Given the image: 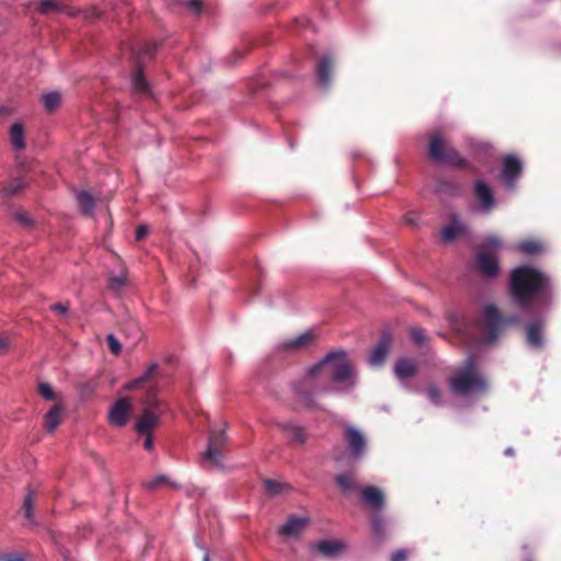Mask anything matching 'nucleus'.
<instances>
[{"mask_svg": "<svg viewBox=\"0 0 561 561\" xmlns=\"http://www.w3.org/2000/svg\"><path fill=\"white\" fill-rule=\"evenodd\" d=\"M142 435L146 436L145 442H144V448L146 450H152V448H153L152 433L142 434Z\"/></svg>", "mask_w": 561, "mask_h": 561, "instance_id": "obj_49", "label": "nucleus"}, {"mask_svg": "<svg viewBox=\"0 0 561 561\" xmlns=\"http://www.w3.org/2000/svg\"><path fill=\"white\" fill-rule=\"evenodd\" d=\"M64 415V407L55 404L45 415L43 426L48 433H54L55 430L61 424Z\"/></svg>", "mask_w": 561, "mask_h": 561, "instance_id": "obj_20", "label": "nucleus"}, {"mask_svg": "<svg viewBox=\"0 0 561 561\" xmlns=\"http://www.w3.org/2000/svg\"><path fill=\"white\" fill-rule=\"evenodd\" d=\"M410 335L416 344H422L425 341V332L422 328H412Z\"/></svg>", "mask_w": 561, "mask_h": 561, "instance_id": "obj_42", "label": "nucleus"}, {"mask_svg": "<svg viewBox=\"0 0 561 561\" xmlns=\"http://www.w3.org/2000/svg\"><path fill=\"white\" fill-rule=\"evenodd\" d=\"M131 401L129 398H119L111 407L107 415V421L112 426L123 427L125 426L131 414Z\"/></svg>", "mask_w": 561, "mask_h": 561, "instance_id": "obj_10", "label": "nucleus"}, {"mask_svg": "<svg viewBox=\"0 0 561 561\" xmlns=\"http://www.w3.org/2000/svg\"><path fill=\"white\" fill-rule=\"evenodd\" d=\"M203 561H209V554L206 552L205 556L203 557Z\"/></svg>", "mask_w": 561, "mask_h": 561, "instance_id": "obj_53", "label": "nucleus"}, {"mask_svg": "<svg viewBox=\"0 0 561 561\" xmlns=\"http://www.w3.org/2000/svg\"><path fill=\"white\" fill-rule=\"evenodd\" d=\"M371 527L377 536L385 535V520L379 514H375L371 517Z\"/></svg>", "mask_w": 561, "mask_h": 561, "instance_id": "obj_38", "label": "nucleus"}, {"mask_svg": "<svg viewBox=\"0 0 561 561\" xmlns=\"http://www.w3.org/2000/svg\"><path fill=\"white\" fill-rule=\"evenodd\" d=\"M317 335L313 331H306L305 333L294 337L286 340L282 343L280 348L284 351H298L306 348L309 346L314 340Z\"/></svg>", "mask_w": 561, "mask_h": 561, "instance_id": "obj_18", "label": "nucleus"}, {"mask_svg": "<svg viewBox=\"0 0 561 561\" xmlns=\"http://www.w3.org/2000/svg\"><path fill=\"white\" fill-rule=\"evenodd\" d=\"M468 233L467 226L459 221L455 216L450 222L440 231V239L445 243H450L457 238L463 237Z\"/></svg>", "mask_w": 561, "mask_h": 561, "instance_id": "obj_16", "label": "nucleus"}, {"mask_svg": "<svg viewBox=\"0 0 561 561\" xmlns=\"http://www.w3.org/2000/svg\"><path fill=\"white\" fill-rule=\"evenodd\" d=\"M148 227L146 225H139L136 228V240L140 241L148 234Z\"/></svg>", "mask_w": 561, "mask_h": 561, "instance_id": "obj_45", "label": "nucleus"}, {"mask_svg": "<svg viewBox=\"0 0 561 561\" xmlns=\"http://www.w3.org/2000/svg\"><path fill=\"white\" fill-rule=\"evenodd\" d=\"M158 367L157 363H151L141 376L127 382L124 386V389L127 391H134L142 388L147 383H151L157 375ZM157 391L158 388L156 385H149L142 400V412L135 423V431L138 434L152 433V430L159 424L160 416L167 410L165 403L157 399Z\"/></svg>", "mask_w": 561, "mask_h": 561, "instance_id": "obj_2", "label": "nucleus"}, {"mask_svg": "<svg viewBox=\"0 0 561 561\" xmlns=\"http://www.w3.org/2000/svg\"><path fill=\"white\" fill-rule=\"evenodd\" d=\"M4 345V343L2 341H0V347H2Z\"/></svg>", "mask_w": 561, "mask_h": 561, "instance_id": "obj_55", "label": "nucleus"}, {"mask_svg": "<svg viewBox=\"0 0 561 561\" xmlns=\"http://www.w3.org/2000/svg\"><path fill=\"white\" fill-rule=\"evenodd\" d=\"M106 341H107L110 351L115 355L119 354V352L122 350V345L118 342V340L113 334H108L106 337Z\"/></svg>", "mask_w": 561, "mask_h": 561, "instance_id": "obj_41", "label": "nucleus"}, {"mask_svg": "<svg viewBox=\"0 0 561 561\" xmlns=\"http://www.w3.org/2000/svg\"><path fill=\"white\" fill-rule=\"evenodd\" d=\"M499 239L491 237L485 239L482 250L478 252L476 264L479 272L486 278H494L500 273V265L496 257L491 253L500 248Z\"/></svg>", "mask_w": 561, "mask_h": 561, "instance_id": "obj_6", "label": "nucleus"}, {"mask_svg": "<svg viewBox=\"0 0 561 561\" xmlns=\"http://www.w3.org/2000/svg\"><path fill=\"white\" fill-rule=\"evenodd\" d=\"M38 393L42 396L45 400L48 401H55L57 399L56 393L54 392L53 388L49 383L42 382L38 385Z\"/></svg>", "mask_w": 561, "mask_h": 561, "instance_id": "obj_37", "label": "nucleus"}, {"mask_svg": "<svg viewBox=\"0 0 561 561\" xmlns=\"http://www.w3.org/2000/svg\"><path fill=\"white\" fill-rule=\"evenodd\" d=\"M417 213H408L404 217H403V221L407 224V225H410V226H415L419 218L416 217Z\"/></svg>", "mask_w": 561, "mask_h": 561, "instance_id": "obj_47", "label": "nucleus"}, {"mask_svg": "<svg viewBox=\"0 0 561 561\" xmlns=\"http://www.w3.org/2000/svg\"><path fill=\"white\" fill-rule=\"evenodd\" d=\"M335 483L343 492L356 491L358 489L352 473L339 474L335 478Z\"/></svg>", "mask_w": 561, "mask_h": 561, "instance_id": "obj_26", "label": "nucleus"}, {"mask_svg": "<svg viewBox=\"0 0 561 561\" xmlns=\"http://www.w3.org/2000/svg\"><path fill=\"white\" fill-rule=\"evenodd\" d=\"M100 14H101L100 11L95 7H93V8L89 9L87 11L85 18L87 19H94V18L100 16Z\"/></svg>", "mask_w": 561, "mask_h": 561, "instance_id": "obj_50", "label": "nucleus"}, {"mask_svg": "<svg viewBox=\"0 0 561 561\" xmlns=\"http://www.w3.org/2000/svg\"><path fill=\"white\" fill-rule=\"evenodd\" d=\"M5 113H7L5 108H0V114H5Z\"/></svg>", "mask_w": 561, "mask_h": 561, "instance_id": "obj_54", "label": "nucleus"}, {"mask_svg": "<svg viewBox=\"0 0 561 561\" xmlns=\"http://www.w3.org/2000/svg\"><path fill=\"white\" fill-rule=\"evenodd\" d=\"M546 322L539 317L531 320L526 327V342L533 348H541L543 346L542 332Z\"/></svg>", "mask_w": 561, "mask_h": 561, "instance_id": "obj_13", "label": "nucleus"}, {"mask_svg": "<svg viewBox=\"0 0 561 561\" xmlns=\"http://www.w3.org/2000/svg\"><path fill=\"white\" fill-rule=\"evenodd\" d=\"M280 430L291 435L293 439L299 444H305L307 440V433L304 427L293 423H283L279 425Z\"/></svg>", "mask_w": 561, "mask_h": 561, "instance_id": "obj_24", "label": "nucleus"}, {"mask_svg": "<svg viewBox=\"0 0 561 561\" xmlns=\"http://www.w3.org/2000/svg\"><path fill=\"white\" fill-rule=\"evenodd\" d=\"M317 549L325 557H334L344 549V545L340 541L322 540L318 542Z\"/></svg>", "mask_w": 561, "mask_h": 561, "instance_id": "obj_23", "label": "nucleus"}, {"mask_svg": "<svg viewBox=\"0 0 561 561\" xmlns=\"http://www.w3.org/2000/svg\"><path fill=\"white\" fill-rule=\"evenodd\" d=\"M449 386L451 391L459 396L486 391V381L476 370L474 355L467 357L465 367L450 378Z\"/></svg>", "mask_w": 561, "mask_h": 561, "instance_id": "obj_3", "label": "nucleus"}, {"mask_svg": "<svg viewBox=\"0 0 561 561\" xmlns=\"http://www.w3.org/2000/svg\"><path fill=\"white\" fill-rule=\"evenodd\" d=\"M427 396H428V399L435 405H439L442 403L440 390H439V388L436 385H434V383L428 385V387H427Z\"/></svg>", "mask_w": 561, "mask_h": 561, "instance_id": "obj_39", "label": "nucleus"}, {"mask_svg": "<svg viewBox=\"0 0 561 561\" xmlns=\"http://www.w3.org/2000/svg\"><path fill=\"white\" fill-rule=\"evenodd\" d=\"M476 193L484 207L492 206V192L488 185L483 182H478L476 184Z\"/></svg>", "mask_w": 561, "mask_h": 561, "instance_id": "obj_27", "label": "nucleus"}, {"mask_svg": "<svg viewBox=\"0 0 561 561\" xmlns=\"http://www.w3.org/2000/svg\"><path fill=\"white\" fill-rule=\"evenodd\" d=\"M126 285V277L123 275L111 276L108 278V288L114 293H119Z\"/></svg>", "mask_w": 561, "mask_h": 561, "instance_id": "obj_35", "label": "nucleus"}, {"mask_svg": "<svg viewBox=\"0 0 561 561\" xmlns=\"http://www.w3.org/2000/svg\"><path fill=\"white\" fill-rule=\"evenodd\" d=\"M505 454H506V455L512 456V455L514 454V451H513V449H512V448H507V449L505 450Z\"/></svg>", "mask_w": 561, "mask_h": 561, "instance_id": "obj_52", "label": "nucleus"}, {"mask_svg": "<svg viewBox=\"0 0 561 561\" xmlns=\"http://www.w3.org/2000/svg\"><path fill=\"white\" fill-rule=\"evenodd\" d=\"M45 108L49 112L56 110L61 103V94L59 92H48L42 98Z\"/></svg>", "mask_w": 561, "mask_h": 561, "instance_id": "obj_30", "label": "nucleus"}, {"mask_svg": "<svg viewBox=\"0 0 561 561\" xmlns=\"http://www.w3.org/2000/svg\"><path fill=\"white\" fill-rule=\"evenodd\" d=\"M312 377L307 373V377L300 382L294 386V391L298 402L308 409H317L318 403L314 399V393L312 391V383L310 381Z\"/></svg>", "mask_w": 561, "mask_h": 561, "instance_id": "obj_11", "label": "nucleus"}, {"mask_svg": "<svg viewBox=\"0 0 561 561\" xmlns=\"http://www.w3.org/2000/svg\"><path fill=\"white\" fill-rule=\"evenodd\" d=\"M5 561H25L22 557H10Z\"/></svg>", "mask_w": 561, "mask_h": 561, "instance_id": "obj_51", "label": "nucleus"}, {"mask_svg": "<svg viewBox=\"0 0 561 561\" xmlns=\"http://www.w3.org/2000/svg\"><path fill=\"white\" fill-rule=\"evenodd\" d=\"M308 517L290 516L283 525L280 533L288 537L299 536L309 524Z\"/></svg>", "mask_w": 561, "mask_h": 561, "instance_id": "obj_19", "label": "nucleus"}, {"mask_svg": "<svg viewBox=\"0 0 561 561\" xmlns=\"http://www.w3.org/2000/svg\"><path fill=\"white\" fill-rule=\"evenodd\" d=\"M508 293L512 301L524 312L548 309L552 304L551 278L531 265H520L511 271Z\"/></svg>", "mask_w": 561, "mask_h": 561, "instance_id": "obj_1", "label": "nucleus"}, {"mask_svg": "<svg viewBox=\"0 0 561 561\" xmlns=\"http://www.w3.org/2000/svg\"><path fill=\"white\" fill-rule=\"evenodd\" d=\"M264 489L266 493H268L272 496H275L283 493L285 490L289 489V486L276 480L267 479L264 481Z\"/></svg>", "mask_w": 561, "mask_h": 561, "instance_id": "obj_31", "label": "nucleus"}, {"mask_svg": "<svg viewBox=\"0 0 561 561\" xmlns=\"http://www.w3.org/2000/svg\"><path fill=\"white\" fill-rule=\"evenodd\" d=\"M362 501L373 511L382 510L386 499L383 492L374 485L365 486L362 490Z\"/></svg>", "mask_w": 561, "mask_h": 561, "instance_id": "obj_15", "label": "nucleus"}, {"mask_svg": "<svg viewBox=\"0 0 561 561\" xmlns=\"http://www.w3.org/2000/svg\"><path fill=\"white\" fill-rule=\"evenodd\" d=\"M77 199L80 206L84 209L106 208L108 206L107 198L105 196H101L100 194H95L91 191L78 192Z\"/></svg>", "mask_w": 561, "mask_h": 561, "instance_id": "obj_17", "label": "nucleus"}, {"mask_svg": "<svg viewBox=\"0 0 561 561\" xmlns=\"http://www.w3.org/2000/svg\"><path fill=\"white\" fill-rule=\"evenodd\" d=\"M308 374L310 377L323 375L332 381L343 382L351 377L352 368L345 352H332L309 368Z\"/></svg>", "mask_w": 561, "mask_h": 561, "instance_id": "obj_4", "label": "nucleus"}, {"mask_svg": "<svg viewBox=\"0 0 561 561\" xmlns=\"http://www.w3.org/2000/svg\"><path fill=\"white\" fill-rule=\"evenodd\" d=\"M343 440L351 458L360 459L367 449V438L364 433L352 425L343 427Z\"/></svg>", "mask_w": 561, "mask_h": 561, "instance_id": "obj_8", "label": "nucleus"}, {"mask_svg": "<svg viewBox=\"0 0 561 561\" xmlns=\"http://www.w3.org/2000/svg\"><path fill=\"white\" fill-rule=\"evenodd\" d=\"M13 220L24 228L31 229L34 226V219L31 216V213H12Z\"/></svg>", "mask_w": 561, "mask_h": 561, "instance_id": "obj_32", "label": "nucleus"}, {"mask_svg": "<svg viewBox=\"0 0 561 561\" xmlns=\"http://www.w3.org/2000/svg\"><path fill=\"white\" fill-rule=\"evenodd\" d=\"M133 88L136 92L145 94L148 92V85L145 81L141 71H137L133 78Z\"/></svg>", "mask_w": 561, "mask_h": 561, "instance_id": "obj_33", "label": "nucleus"}, {"mask_svg": "<svg viewBox=\"0 0 561 561\" xmlns=\"http://www.w3.org/2000/svg\"><path fill=\"white\" fill-rule=\"evenodd\" d=\"M227 445L225 431H211L208 438L207 449L203 454V460L213 468L224 467V451Z\"/></svg>", "mask_w": 561, "mask_h": 561, "instance_id": "obj_7", "label": "nucleus"}, {"mask_svg": "<svg viewBox=\"0 0 561 561\" xmlns=\"http://www.w3.org/2000/svg\"><path fill=\"white\" fill-rule=\"evenodd\" d=\"M9 139L15 150H23L25 144V127L22 123L15 122L11 125L9 130Z\"/></svg>", "mask_w": 561, "mask_h": 561, "instance_id": "obj_22", "label": "nucleus"}, {"mask_svg": "<svg viewBox=\"0 0 561 561\" xmlns=\"http://www.w3.org/2000/svg\"><path fill=\"white\" fill-rule=\"evenodd\" d=\"M50 309L59 314H66L69 310V302H57L54 304Z\"/></svg>", "mask_w": 561, "mask_h": 561, "instance_id": "obj_44", "label": "nucleus"}, {"mask_svg": "<svg viewBox=\"0 0 561 561\" xmlns=\"http://www.w3.org/2000/svg\"><path fill=\"white\" fill-rule=\"evenodd\" d=\"M522 170V162L516 156L510 154L503 159V179L510 187L514 186Z\"/></svg>", "mask_w": 561, "mask_h": 561, "instance_id": "obj_14", "label": "nucleus"}, {"mask_svg": "<svg viewBox=\"0 0 561 561\" xmlns=\"http://www.w3.org/2000/svg\"><path fill=\"white\" fill-rule=\"evenodd\" d=\"M333 62L330 58H323L318 66V79L321 84L327 85L331 80Z\"/></svg>", "mask_w": 561, "mask_h": 561, "instance_id": "obj_25", "label": "nucleus"}, {"mask_svg": "<svg viewBox=\"0 0 561 561\" xmlns=\"http://www.w3.org/2000/svg\"><path fill=\"white\" fill-rule=\"evenodd\" d=\"M430 154L433 159L442 162H448L453 164H458L461 162L458 152L454 148L448 147L439 134H434L431 137Z\"/></svg>", "mask_w": 561, "mask_h": 561, "instance_id": "obj_9", "label": "nucleus"}, {"mask_svg": "<svg viewBox=\"0 0 561 561\" xmlns=\"http://www.w3.org/2000/svg\"><path fill=\"white\" fill-rule=\"evenodd\" d=\"M187 5L193 13L199 14L203 9V0H187Z\"/></svg>", "mask_w": 561, "mask_h": 561, "instance_id": "obj_43", "label": "nucleus"}, {"mask_svg": "<svg viewBox=\"0 0 561 561\" xmlns=\"http://www.w3.org/2000/svg\"><path fill=\"white\" fill-rule=\"evenodd\" d=\"M24 185L25 183L22 179H15L0 188V196L3 198L11 197L18 194L24 187Z\"/></svg>", "mask_w": 561, "mask_h": 561, "instance_id": "obj_28", "label": "nucleus"}, {"mask_svg": "<svg viewBox=\"0 0 561 561\" xmlns=\"http://www.w3.org/2000/svg\"><path fill=\"white\" fill-rule=\"evenodd\" d=\"M408 560V553L405 550L403 549H400V550H397L392 556H391V561H407Z\"/></svg>", "mask_w": 561, "mask_h": 561, "instance_id": "obj_46", "label": "nucleus"}, {"mask_svg": "<svg viewBox=\"0 0 561 561\" xmlns=\"http://www.w3.org/2000/svg\"><path fill=\"white\" fill-rule=\"evenodd\" d=\"M517 316L503 317L494 305H488L480 321V328L483 333V343L491 344L497 340L506 327L517 324Z\"/></svg>", "mask_w": 561, "mask_h": 561, "instance_id": "obj_5", "label": "nucleus"}, {"mask_svg": "<svg viewBox=\"0 0 561 561\" xmlns=\"http://www.w3.org/2000/svg\"><path fill=\"white\" fill-rule=\"evenodd\" d=\"M517 249L526 254H537L542 251V244L538 240H524L517 244Z\"/></svg>", "mask_w": 561, "mask_h": 561, "instance_id": "obj_29", "label": "nucleus"}, {"mask_svg": "<svg viewBox=\"0 0 561 561\" xmlns=\"http://www.w3.org/2000/svg\"><path fill=\"white\" fill-rule=\"evenodd\" d=\"M96 388V382L95 381H90V382H87L84 385L81 386V392L83 394H90L92 393Z\"/></svg>", "mask_w": 561, "mask_h": 561, "instance_id": "obj_48", "label": "nucleus"}, {"mask_svg": "<svg viewBox=\"0 0 561 561\" xmlns=\"http://www.w3.org/2000/svg\"><path fill=\"white\" fill-rule=\"evenodd\" d=\"M23 510H24L25 517L30 522H34V513H33V510H34V495H33V492H30L25 496L24 502H23Z\"/></svg>", "mask_w": 561, "mask_h": 561, "instance_id": "obj_34", "label": "nucleus"}, {"mask_svg": "<svg viewBox=\"0 0 561 561\" xmlns=\"http://www.w3.org/2000/svg\"><path fill=\"white\" fill-rule=\"evenodd\" d=\"M57 10V4L51 0H42L38 4V11L43 14H49Z\"/></svg>", "mask_w": 561, "mask_h": 561, "instance_id": "obj_40", "label": "nucleus"}, {"mask_svg": "<svg viewBox=\"0 0 561 561\" xmlns=\"http://www.w3.org/2000/svg\"><path fill=\"white\" fill-rule=\"evenodd\" d=\"M392 343V334L390 332H382L377 345L373 348L369 356V364L379 367L383 365Z\"/></svg>", "mask_w": 561, "mask_h": 561, "instance_id": "obj_12", "label": "nucleus"}, {"mask_svg": "<svg viewBox=\"0 0 561 561\" xmlns=\"http://www.w3.org/2000/svg\"><path fill=\"white\" fill-rule=\"evenodd\" d=\"M164 483H169L170 485H172L173 488H176L178 485L174 483V482H169L168 480V477L167 476H158L151 480H148L144 483V486L147 488V489H156L158 488L159 485L161 484H164Z\"/></svg>", "mask_w": 561, "mask_h": 561, "instance_id": "obj_36", "label": "nucleus"}, {"mask_svg": "<svg viewBox=\"0 0 561 561\" xmlns=\"http://www.w3.org/2000/svg\"><path fill=\"white\" fill-rule=\"evenodd\" d=\"M393 373L399 379L413 377L417 373V364L413 359L400 358L394 364Z\"/></svg>", "mask_w": 561, "mask_h": 561, "instance_id": "obj_21", "label": "nucleus"}]
</instances>
